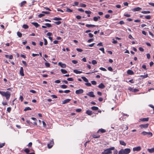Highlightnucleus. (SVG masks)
<instances>
[{
	"instance_id": "obj_1",
	"label": "nucleus",
	"mask_w": 154,
	"mask_h": 154,
	"mask_svg": "<svg viewBox=\"0 0 154 154\" xmlns=\"http://www.w3.org/2000/svg\"><path fill=\"white\" fill-rule=\"evenodd\" d=\"M0 94L3 96L5 97L6 99H9L11 96V93L8 91L5 92L3 91H0Z\"/></svg>"
},
{
	"instance_id": "obj_2",
	"label": "nucleus",
	"mask_w": 154,
	"mask_h": 154,
	"mask_svg": "<svg viewBox=\"0 0 154 154\" xmlns=\"http://www.w3.org/2000/svg\"><path fill=\"white\" fill-rule=\"evenodd\" d=\"M115 147H112L109 148L105 149L101 153V154H110L112 153V151L114 150Z\"/></svg>"
},
{
	"instance_id": "obj_3",
	"label": "nucleus",
	"mask_w": 154,
	"mask_h": 154,
	"mask_svg": "<svg viewBox=\"0 0 154 154\" xmlns=\"http://www.w3.org/2000/svg\"><path fill=\"white\" fill-rule=\"evenodd\" d=\"M54 143V142L53 141V140L52 139V140H51L50 143H48V148L49 149L51 148L53 146Z\"/></svg>"
},
{
	"instance_id": "obj_4",
	"label": "nucleus",
	"mask_w": 154,
	"mask_h": 154,
	"mask_svg": "<svg viewBox=\"0 0 154 154\" xmlns=\"http://www.w3.org/2000/svg\"><path fill=\"white\" fill-rule=\"evenodd\" d=\"M149 124L148 123L145 124H142L140 125V127L142 129L146 128L148 127Z\"/></svg>"
},
{
	"instance_id": "obj_5",
	"label": "nucleus",
	"mask_w": 154,
	"mask_h": 154,
	"mask_svg": "<svg viewBox=\"0 0 154 154\" xmlns=\"http://www.w3.org/2000/svg\"><path fill=\"white\" fill-rule=\"evenodd\" d=\"M84 90L82 89H80L78 90H76L75 91V93L77 94H82L83 93Z\"/></svg>"
},
{
	"instance_id": "obj_6",
	"label": "nucleus",
	"mask_w": 154,
	"mask_h": 154,
	"mask_svg": "<svg viewBox=\"0 0 154 154\" xmlns=\"http://www.w3.org/2000/svg\"><path fill=\"white\" fill-rule=\"evenodd\" d=\"M123 151L125 154H128L130 152L131 150L130 148H126L123 149Z\"/></svg>"
},
{
	"instance_id": "obj_7",
	"label": "nucleus",
	"mask_w": 154,
	"mask_h": 154,
	"mask_svg": "<svg viewBox=\"0 0 154 154\" xmlns=\"http://www.w3.org/2000/svg\"><path fill=\"white\" fill-rule=\"evenodd\" d=\"M86 94L87 95L91 97H95V95L94 94V92L92 91L89 92Z\"/></svg>"
},
{
	"instance_id": "obj_8",
	"label": "nucleus",
	"mask_w": 154,
	"mask_h": 154,
	"mask_svg": "<svg viewBox=\"0 0 154 154\" xmlns=\"http://www.w3.org/2000/svg\"><path fill=\"white\" fill-rule=\"evenodd\" d=\"M141 147L140 146H138L136 147H134L133 150L134 151H138L141 150Z\"/></svg>"
},
{
	"instance_id": "obj_9",
	"label": "nucleus",
	"mask_w": 154,
	"mask_h": 154,
	"mask_svg": "<svg viewBox=\"0 0 154 154\" xmlns=\"http://www.w3.org/2000/svg\"><path fill=\"white\" fill-rule=\"evenodd\" d=\"M20 74L22 76H23L24 75L23 73V69L22 67H21L20 71Z\"/></svg>"
},
{
	"instance_id": "obj_10",
	"label": "nucleus",
	"mask_w": 154,
	"mask_h": 154,
	"mask_svg": "<svg viewBox=\"0 0 154 154\" xmlns=\"http://www.w3.org/2000/svg\"><path fill=\"white\" fill-rule=\"evenodd\" d=\"M141 9V8L137 7L132 9V10L134 11H140Z\"/></svg>"
},
{
	"instance_id": "obj_11",
	"label": "nucleus",
	"mask_w": 154,
	"mask_h": 154,
	"mask_svg": "<svg viewBox=\"0 0 154 154\" xmlns=\"http://www.w3.org/2000/svg\"><path fill=\"white\" fill-rule=\"evenodd\" d=\"M58 65L62 68H65L66 66V65L65 64L61 62L58 63Z\"/></svg>"
},
{
	"instance_id": "obj_12",
	"label": "nucleus",
	"mask_w": 154,
	"mask_h": 154,
	"mask_svg": "<svg viewBox=\"0 0 154 154\" xmlns=\"http://www.w3.org/2000/svg\"><path fill=\"white\" fill-rule=\"evenodd\" d=\"M127 73L129 75H132L134 74V72L131 70L129 69L127 71Z\"/></svg>"
},
{
	"instance_id": "obj_13",
	"label": "nucleus",
	"mask_w": 154,
	"mask_h": 154,
	"mask_svg": "<svg viewBox=\"0 0 154 154\" xmlns=\"http://www.w3.org/2000/svg\"><path fill=\"white\" fill-rule=\"evenodd\" d=\"M31 24L34 26L36 28L40 26V25L36 22H32Z\"/></svg>"
},
{
	"instance_id": "obj_14",
	"label": "nucleus",
	"mask_w": 154,
	"mask_h": 154,
	"mask_svg": "<svg viewBox=\"0 0 154 154\" xmlns=\"http://www.w3.org/2000/svg\"><path fill=\"white\" fill-rule=\"evenodd\" d=\"M71 100L70 99H66L64 100L62 102V104H64L69 102Z\"/></svg>"
},
{
	"instance_id": "obj_15",
	"label": "nucleus",
	"mask_w": 154,
	"mask_h": 154,
	"mask_svg": "<svg viewBox=\"0 0 154 154\" xmlns=\"http://www.w3.org/2000/svg\"><path fill=\"white\" fill-rule=\"evenodd\" d=\"M98 87L101 89H103L105 87V86L102 83H101L98 86Z\"/></svg>"
},
{
	"instance_id": "obj_16",
	"label": "nucleus",
	"mask_w": 154,
	"mask_h": 154,
	"mask_svg": "<svg viewBox=\"0 0 154 154\" xmlns=\"http://www.w3.org/2000/svg\"><path fill=\"white\" fill-rule=\"evenodd\" d=\"M149 118L148 117L146 118H143L140 119V120L143 122H147L149 120Z\"/></svg>"
},
{
	"instance_id": "obj_17",
	"label": "nucleus",
	"mask_w": 154,
	"mask_h": 154,
	"mask_svg": "<svg viewBox=\"0 0 154 154\" xmlns=\"http://www.w3.org/2000/svg\"><path fill=\"white\" fill-rule=\"evenodd\" d=\"M5 56L7 58H8L10 59H12L13 58V56L12 55H5Z\"/></svg>"
},
{
	"instance_id": "obj_18",
	"label": "nucleus",
	"mask_w": 154,
	"mask_h": 154,
	"mask_svg": "<svg viewBox=\"0 0 154 154\" xmlns=\"http://www.w3.org/2000/svg\"><path fill=\"white\" fill-rule=\"evenodd\" d=\"M147 151L150 153H152L154 152V148L151 149H147Z\"/></svg>"
},
{
	"instance_id": "obj_19",
	"label": "nucleus",
	"mask_w": 154,
	"mask_h": 154,
	"mask_svg": "<svg viewBox=\"0 0 154 154\" xmlns=\"http://www.w3.org/2000/svg\"><path fill=\"white\" fill-rule=\"evenodd\" d=\"M86 27L89 28V27H95L96 26L94 25H92V24H87L86 25Z\"/></svg>"
},
{
	"instance_id": "obj_20",
	"label": "nucleus",
	"mask_w": 154,
	"mask_h": 154,
	"mask_svg": "<svg viewBox=\"0 0 154 154\" xmlns=\"http://www.w3.org/2000/svg\"><path fill=\"white\" fill-rule=\"evenodd\" d=\"M73 72L77 74H80L82 73V71H79L76 69L74 70Z\"/></svg>"
},
{
	"instance_id": "obj_21",
	"label": "nucleus",
	"mask_w": 154,
	"mask_h": 154,
	"mask_svg": "<svg viewBox=\"0 0 154 154\" xmlns=\"http://www.w3.org/2000/svg\"><path fill=\"white\" fill-rule=\"evenodd\" d=\"M86 113L88 115H91L92 114V111L90 110H87L86 111Z\"/></svg>"
},
{
	"instance_id": "obj_22",
	"label": "nucleus",
	"mask_w": 154,
	"mask_h": 154,
	"mask_svg": "<svg viewBox=\"0 0 154 154\" xmlns=\"http://www.w3.org/2000/svg\"><path fill=\"white\" fill-rule=\"evenodd\" d=\"M100 18V16H97V17H95L93 18V20L95 21H97L98 19Z\"/></svg>"
},
{
	"instance_id": "obj_23",
	"label": "nucleus",
	"mask_w": 154,
	"mask_h": 154,
	"mask_svg": "<svg viewBox=\"0 0 154 154\" xmlns=\"http://www.w3.org/2000/svg\"><path fill=\"white\" fill-rule=\"evenodd\" d=\"M99 131H100L102 133H105V132H106V131L105 129H102V128H101V129H99L98 130V131H97V132H98Z\"/></svg>"
},
{
	"instance_id": "obj_24",
	"label": "nucleus",
	"mask_w": 154,
	"mask_h": 154,
	"mask_svg": "<svg viewBox=\"0 0 154 154\" xmlns=\"http://www.w3.org/2000/svg\"><path fill=\"white\" fill-rule=\"evenodd\" d=\"M60 71L63 74H66L67 73V71L66 70L64 69H61Z\"/></svg>"
},
{
	"instance_id": "obj_25",
	"label": "nucleus",
	"mask_w": 154,
	"mask_h": 154,
	"mask_svg": "<svg viewBox=\"0 0 154 154\" xmlns=\"http://www.w3.org/2000/svg\"><path fill=\"white\" fill-rule=\"evenodd\" d=\"M120 144L123 146H125L126 145V143L123 141L120 140L119 141Z\"/></svg>"
},
{
	"instance_id": "obj_26",
	"label": "nucleus",
	"mask_w": 154,
	"mask_h": 154,
	"mask_svg": "<svg viewBox=\"0 0 154 154\" xmlns=\"http://www.w3.org/2000/svg\"><path fill=\"white\" fill-rule=\"evenodd\" d=\"M81 78L85 82H88V80L85 77L82 76Z\"/></svg>"
},
{
	"instance_id": "obj_27",
	"label": "nucleus",
	"mask_w": 154,
	"mask_h": 154,
	"mask_svg": "<svg viewBox=\"0 0 154 154\" xmlns=\"http://www.w3.org/2000/svg\"><path fill=\"white\" fill-rule=\"evenodd\" d=\"M118 154H125L124 151H123V149H121L120 150Z\"/></svg>"
},
{
	"instance_id": "obj_28",
	"label": "nucleus",
	"mask_w": 154,
	"mask_h": 154,
	"mask_svg": "<svg viewBox=\"0 0 154 154\" xmlns=\"http://www.w3.org/2000/svg\"><path fill=\"white\" fill-rule=\"evenodd\" d=\"M91 109L93 110H97L98 109V108L97 106H92L91 107Z\"/></svg>"
},
{
	"instance_id": "obj_29",
	"label": "nucleus",
	"mask_w": 154,
	"mask_h": 154,
	"mask_svg": "<svg viewBox=\"0 0 154 154\" xmlns=\"http://www.w3.org/2000/svg\"><path fill=\"white\" fill-rule=\"evenodd\" d=\"M141 12V13H142L143 14H150L151 13L150 11H142Z\"/></svg>"
},
{
	"instance_id": "obj_30",
	"label": "nucleus",
	"mask_w": 154,
	"mask_h": 154,
	"mask_svg": "<svg viewBox=\"0 0 154 154\" xmlns=\"http://www.w3.org/2000/svg\"><path fill=\"white\" fill-rule=\"evenodd\" d=\"M60 87L63 89H66L67 88V86L66 85H60Z\"/></svg>"
},
{
	"instance_id": "obj_31",
	"label": "nucleus",
	"mask_w": 154,
	"mask_h": 154,
	"mask_svg": "<svg viewBox=\"0 0 154 154\" xmlns=\"http://www.w3.org/2000/svg\"><path fill=\"white\" fill-rule=\"evenodd\" d=\"M53 20H62V19L61 18L55 17L53 19Z\"/></svg>"
},
{
	"instance_id": "obj_32",
	"label": "nucleus",
	"mask_w": 154,
	"mask_h": 154,
	"mask_svg": "<svg viewBox=\"0 0 154 154\" xmlns=\"http://www.w3.org/2000/svg\"><path fill=\"white\" fill-rule=\"evenodd\" d=\"M23 28L25 29H26L29 28V26L26 24H24L23 26Z\"/></svg>"
},
{
	"instance_id": "obj_33",
	"label": "nucleus",
	"mask_w": 154,
	"mask_h": 154,
	"mask_svg": "<svg viewBox=\"0 0 154 154\" xmlns=\"http://www.w3.org/2000/svg\"><path fill=\"white\" fill-rule=\"evenodd\" d=\"M26 3V1H23L20 4V6L21 7H22L24 5H25Z\"/></svg>"
},
{
	"instance_id": "obj_34",
	"label": "nucleus",
	"mask_w": 154,
	"mask_h": 154,
	"mask_svg": "<svg viewBox=\"0 0 154 154\" xmlns=\"http://www.w3.org/2000/svg\"><path fill=\"white\" fill-rule=\"evenodd\" d=\"M145 18L147 20L150 19L151 18V16L150 15L145 16Z\"/></svg>"
},
{
	"instance_id": "obj_35",
	"label": "nucleus",
	"mask_w": 154,
	"mask_h": 154,
	"mask_svg": "<svg viewBox=\"0 0 154 154\" xmlns=\"http://www.w3.org/2000/svg\"><path fill=\"white\" fill-rule=\"evenodd\" d=\"M140 77H141L142 79H144L147 78L148 77V75L146 74V75H142L140 76Z\"/></svg>"
},
{
	"instance_id": "obj_36",
	"label": "nucleus",
	"mask_w": 154,
	"mask_h": 154,
	"mask_svg": "<svg viewBox=\"0 0 154 154\" xmlns=\"http://www.w3.org/2000/svg\"><path fill=\"white\" fill-rule=\"evenodd\" d=\"M79 6L80 7L85 8V7H86V5L85 4H84L83 3H80V4Z\"/></svg>"
},
{
	"instance_id": "obj_37",
	"label": "nucleus",
	"mask_w": 154,
	"mask_h": 154,
	"mask_svg": "<svg viewBox=\"0 0 154 154\" xmlns=\"http://www.w3.org/2000/svg\"><path fill=\"white\" fill-rule=\"evenodd\" d=\"M31 109L29 107H26L24 109V111H26L27 110H31Z\"/></svg>"
},
{
	"instance_id": "obj_38",
	"label": "nucleus",
	"mask_w": 154,
	"mask_h": 154,
	"mask_svg": "<svg viewBox=\"0 0 154 154\" xmlns=\"http://www.w3.org/2000/svg\"><path fill=\"white\" fill-rule=\"evenodd\" d=\"M17 35L19 37H21L22 36V33L19 32H18L17 33Z\"/></svg>"
},
{
	"instance_id": "obj_39",
	"label": "nucleus",
	"mask_w": 154,
	"mask_h": 154,
	"mask_svg": "<svg viewBox=\"0 0 154 154\" xmlns=\"http://www.w3.org/2000/svg\"><path fill=\"white\" fill-rule=\"evenodd\" d=\"M92 137L93 138H97L99 137L100 136L99 135H97L95 134H93L92 135Z\"/></svg>"
},
{
	"instance_id": "obj_40",
	"label": "nucleus",
	"mask_w": 154,
	"mask_h": 154,
	"mask_svg": "<svg viewBox=\"0 0 154 154\" xmlns=\"http://www.w3.org/2000/svg\"><path fill=\"white\" fill-rule=\"evenodd\" d=\"M45 24L46 25V27H51L52 26L51 25V24H50V23H46Z\"/></svg>"
},
{
	"instance_id": "obj_41",
	"label": "nucleus",
	"mask_w": 154,
	"mask_h": 154,
	"mask_svg": "<svg viewBox=\"0 0 154 154\" xmlns=\"http://www.w3.org/2000/svg\"><path fill=\"white\" fill-rule=\"evenodd\" d=\"M72 11L71 9L68 8H67L66 9V11L67 12H72Z\"/></svg>"
},
{
	"instance_id": "obj_42",
	"label": "nucleus",
	"mask_w": 154,
	"mask_h": 154,
	"mask_svg": "<svg viewBox=\"0 0 154 154\" xmlns=\"http://www.w3.org/2000/svg\"><path fill=\"white\" fill-rule=\"evenodd\" d=\"M45 15V14H40L38 15V17L39 18H41L42 17L44 16Z\"/></svg>"
},
{
	"instance_id": "obj_43",
	"label": "nucleus",
	"mask_w": 154,
	"mask_h": 154,
	"mask_svg": "<svg viewBox=\"0 0 154 154\" xmlns=\"http://www.w3.org/2000/svg\"><path fill=\"white\" fill-rule=\"evenodd\" d=\"M67 80L69 81L72 82L74 81L73 79L72 78H67Z\"/></svg>"
},
{
	"instance_id": "obj_44",
	"label": "nucleus",
	"mask_w": 154,
	"mask_h": 154,
	"mask_svg": "<svg viewBox=\"0 0 154 154\" xmlns=\"http://www.w3.org/2000/svg\"><path fill=\"white\" fill-rule=\"evenodd\" d=\"M91 83L93 85H96L97 84V82L95 81H92Z\"/></svg>"
},
{
	"instance_id": "obj_45",
	"label": "nucleus",
	"mask_w": 154,
	"mask_h": 154,
	"mask_svg": "<svg viewBox=\"0 0 154 154\" xmlns=\"http://www.w3.org/2000/svg\"><path fill=\"white\" fill-rule=\"evenodd\" d=\"M99 50L101 51L103 53H105L104 49L103 48H100Z\"/></svg>"
},
{
	"instance_id": "obj_46",
	"label": "nucleus",
	"mask_w": 154,
	"mask_h": 154,
	"mask_svg": "<svg viewBox=\"0 0 154 154\" xmlns=\"http://www.w3.org/2000/svg\"><path fill=\"white\" fill-rule=\"evenodd\" d=\"M97 61L95 60H93L92 61V63L93 65H95L96 64H97Z\"/></svg>"
},
{
	"instance_id": "obj_47",
	"label": "nucleus",
	"mask_w": 154,
	"mask_h": 154,
	"mask_svg": "<svg viewBox=\"0 0 154 154\" xmlns=\"http://www.w3.org/2000/svg\"><path fill=\"white\" fill-rule=\"evenodd\" d=\"M148 132L146 131H143L141 133V134L143 135H146L148 134Z\"/></svg>"
},
{
	"instance_id": "obj_48",
	"label": "nucleus",
	"mask_w": 154,
	"mask_h": 154,
	"mask_svg": "<svg viewBox=\"0 0 154 154\" xmlns=\"http://www.w3.org/2000/svg\"><path fill=\"white\" fill-rule=\"evenodd\" d=\"M124 16L127 17H131V15L129 14L125 13L124 14Z\"/></svg>"
},
{
	"instance_id": "obj_49",
	"label": "nucleus",
	"mask_w": 154,
	"mask_h": 154,
	"mask_svg": "<svg viewBox=\"0 0 154 154\" xmlns=\"http://www.w3.org/2000/svg\"><path fill=\"white\" fill-rule=\"evenodd\" d=\"M26 122L29 125H30L32 124V122H30L29 120H27Z\"/></svg>"
},
{
	"instance_id": "obj_50",
	"label": "nucleus",
	"mask_w": 154,
	"mask_h": 154,
	"mask_svg": "<svg viewBox=\"0 0 154 154\" xmlns=\"http://www.w3.org/2000/svg\"><path fill=\"white\" fill-rule=\"evenodd\" d=\"M99 69L102 71H106V69H105V68H103V67H100Z\"/></svg>"
},
{
	"instance_id": "obj_51",
	"label": "nucleus",
	"mask_w": 154,
	"mask_h": 154,
	"mask_svg": "<svg viewBox=\"0 0 154 154\" xmlns=\"http://www.w3.org/2000/svg\"><path fill=\"white\" fill-rule=\"evenodd\" d=\"M44 42H45V43H44L45 45H47L48 44V42H47V41L46 39L45 38H44Z\"/></svg>"
},
{
	"instance_id": "obj_52",
	"label": "nucleus",
	"mask_w": 154,
	"mask_h": 154,
	"mask_svg": "<svg viewBox=\"0 0 154 154\" xmlns=\"http://www.w3.org/2000/svg\"><path fill=\"white\" fill-rule=\"evenodd\" d=\"M54 23L57 25H59L61 24V22L60 21H58L57 22H55Z\"/></svg>"
},
{
	"instance_id": "obj_53",
	"label": "nucleus",
	"mask_w": 154,
	"mask_h": 154,
	"mask_svg": "<svg viewBox=\"0 0 154 154\" xmlns=\"http://www.w3.org/2000/svg\"><path fill=\"white\" fill-rule=\"evenodd\" d=\"M85 85L88 86H91V84L89 82H87L85 83Z\"/></svg>"
},
{
	"instance_id": "obj_54",
	"label": "nucleus",
	"mask_w": 154,
	"mask_h": 154,
	"mask_svg": "<svg viewBox=\"0 0 154 154\" xmlns=\"http://www.w3.org/2000/svg\"><path fill=\"white\" fill-rule=\"evenodd\" d=\"M24 151L26 153H28L29 152V150L27 148L25 149Z\"/></svg>"
},
{
	"instance_id": "obj_55",
	"label": "nucleus",
	"mask_w": 154,
	"mask_h": 154,
	"mask_svg": "<svg viewBox=\"0 0 154 154\" xmlns=\"http://www.w3.org/2000/svg\"><path fill=\"white\" fill-rule=\"evenodd\" d=\"M85 12L86 14H90L91 13V11H85Z\"/></svg>"
},
{
	"instance_id": "obj_56",
	"label": "nucleus",
	"mask_w": 154,
	"mask_h": 154,
	"mask_svg": "<svg viewBox=\"0 0 154 154\" xmlns=\"http://www.w3.org/2000/svg\"><path fill=\"white\" fill-rule=\"evenodd\" d=\"M45 65L47 67H49L50 66V63H45Z\"/></svg>"
},
{
	"instance_id": "obj_57",
	"label": "nucleus",
	"mask_w": 154,
	"mask_h": 154,
	"mask_svg": "<svg viewBox=\"0 0 154 154\" xmlns=\"http://www.w3.org/2000/svg\"><path fill=\"white\" fill-rule=\"evenodd\" d=\"M11 110V108L10 107H8L7 108V111L9 112H10Z\"/></svg>"
},
{
	"instance_id": "obj_58",
	"label": "nucleus",
	"mask_w": 154,
	"mask_h": 154,
	"mask_svg": "<svg viewBox=\"0 0 154 154\" xmlns=\"http://www.w3.org/2000/svg\"><path fill=\"white\" fill-rule=\"evenodd\" d=\"M113 41H112V43L114 44H116L118 42L117 40H115L114 38L112 39Z\"/></svg>"
},
{
	"instance_id": "obj_59",
	"label": "nucleus",
	"mask_w": 154,
	"mask_h": 154,
	"mask_svg": "<svg viewBox=\"0 0 154 154\" xmlns=\"http://www.w3.org/2000/svg\"><path fill=\"white\" fill-rule=\"evenodd\" d=\"M5 143H3L0 144V148L4 146H5Z\"/></svg>"
},
{
	"instance_id": "obj_60",
	"label": "nucleus",
	"mask_w": 154,
	"mask_h": 154,
	"mask_svg": "<svg viewBox=\"0 0 154 154\" xmlns=\"http://www.w3.org/2000/svg\"><path fill=\"white\" fill-rule=\"evenodd\" d=\"M113 152V154H117L118 153V152L116 149H115L114 150Z\"/></svg>"
},
{
	"instance_id": "obj_61",
	"label": "nucleus",
	"mask_w": 154,
	"mask_h": 154,
	"mask_svg": "<svg viewBox=\"0 0 154 154\" xmlns=\"http://www.w3.org/2000/svg\"><path fill=\"white\" fill-rule=\"evenodd\" d=\"M149 137H151L152 136V134L151 132H148V134Z\"/></svg>"
},
{
	"instance_id": "obj_62",
	"label": "nucleus",
	"mask_w": 154,
	"mask_h": 154,
	"mask_svg": "<svg viewBox=\"0 0 154 154\" xmlns=\"http://www.w3.org/2000/svg\"><path fill=\"white\" fill-rule=\"evenodd\" d=\"M149 106L151 108H153V113H154V106L152 104H149Z\"/></svg>"
},
{
	"instance_id": "obj_63",
	"label": "nucleus",
	"mask_w": 154,
	"mask_h": 154,
	"mask_svg": "<svg viewBox=\"0 0 154 154\" xmlns=\"http://www.w3.org/2000/svg\"><path fill=\"white\" fill-rule=\"evenodd\" d=\"M22 62L26 66H27V64L26 61H22Z\"/></svg>"
},
{
	"instance_id": "obj_64",
	"label": "nucleus",
	"mask_w": 154,
	"mask_h": 154,
	"mask_svg": "<svg viewBox=\"0 0 154 154\" xmlns=\"http://www.w3.org/2000/svg\"><path fill=\"white\" fill-rule=\"evenodd\" d=\"M72 62L74 64H76L78 63V61L76 60H72Z\"/></svg>"
}]
</instances>
